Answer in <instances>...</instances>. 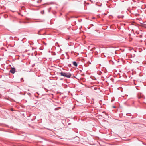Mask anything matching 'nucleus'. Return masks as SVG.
<instances>
[{"label":"nucleus","mask_w":146,"mask_h":146,"mask_svg":"<svg viewBox=\"0 0 146 146\" xmlns=\"http://www.w3.org/2000/svg\"><path fill=\"white\" fill-rule=\"evenodd\" d=\"M59 74L61 76L67 78H70L72 76V74L69 72H61Z\"/></svg>","instance_id":"1"},{"label":"nucleus","mask_w":146,"mask_h":146,"mask_svg":"<svg viewBox=\"0 0 146 146\" xmlns=\"http://www.w3.org/2000/svg\"><path fill=\"white\" fill-rule=\"evenodd\" d=\"M10 72L14 74L15 72V68H12L10 70Z\"/></svg>","instance_id":"2"},{"label":"nucleus","mask_w":146,"mask_h":146,"mask_svg":"<svg viewBox=\"0 0 146 146\" xmlns=\"http://www.w3.org/2000/svg\"><path fill=\"white\" fill-rule=\"evenodd\" d=\"M73 65L76 67H77L78 66L77 63L76 61H74L73 62Z\"/></svg>","instance_id":"3"},{"label":"nucleus","mask_w":146,"mask_h":146,"mask_svg":"<svg viewBox=\"0 0 146 146\" xmlns=\"http://www.w3.org/2000/svg\"><path fill=\"white\" fill-rule=\"evenodd\" d=\"M118 17L119 18H123L124 17V16H123V15L118 16Z\"/></svg>","instance_id":"4"},{"label":"nucleus","mask_w":146,"mask_h":146,"mask_svg":"<svg viewBox=\"0 0 146 146\" xmlns=\"http://www.w3.org/2000/svg\"><path fill=\"white\" fill-rule=\"evenodd\" d=\"M41 13L42 14H43L44 13V10L41 11Z\"/></svg>","instance_id":"5"},{"label":"nucleus","mask_w":146,"mask_h":146,"mask_svg":"<svg viewBox=\"0 0 146 146\" xmlns=\"http://www.w3.org/2000/svg\"><path fill=\"white\" fill-rule=\"evenodd\" d=\"M27 94L30 96H31V94L30 93H27Z\"/></svg>","instance_id":"6"},{"label":"nucleus","mask_w":146,"mask_h":146,"mask_svg":"<svg viewBox=\"0 0 146 146\" xmlns=\"http://www.w3.org/2000/svg\"><path fill=\"white\" fill-rule=\"evenodd\" d=\"M22 80H23V78H21V81Z\"/></svg>","instance_id":"7"},{"label":"nucleus","mask_w":146,"mask_h":146,"mask_svg":"<svg viewBox=\"0 0 146 146\" xmlns=\"http://www.w3.org/2000/svg\"><path fill=\"white\" fill-rule=\"evenodd\" d=\"M57 110V108H55V110Z\"/></svg>","instance_id":"8"},{"label":"nucleus","mask_w":146,"mask_h":146,"mask_svg":"<svg viewBox=\"0 0 146 146\" xmlns=\"http://www.w3.org/2000/svg\"><path fill=\"white\" fill-rule=\"evenodd\" d=\"M113 108H115V106H113Z\"/></svg>","instance_id":"9"},{"label":"nucleus","mask_w":146,"mask_h":146,"mask_svg":"<svg viewBox=\"0 0 146 146\" xmlns=\"http://www.w3.org/2000/svg\"><path fill=\"white\" fill-rule=\"evenodd\" d=\"M138 98H139V99L140 98H141V97H140V96Z\"/></svg>","instance_id":"10"},{"label":"nucleus","mask_w":146,"mask_h":146,"mask_svg":"<svg viewBox=\"0 0 146 146\" xmlns=\"http://www.w3.org/2000/svg\"><path fill=\"white\" fill-rule=\"evenodd\" d=\"M60 80H63V79H62V78H61V79H60Z\"/></svg>","instance_id":"11"},{"label":"nucleus","mask_w":146,"mask_h":146,"mask_svg":"<svg viewBox=\"0 0 146 146\" xmlns=\"http://www.w3.org/2000/svg\"><path fill=\"white\" fill-rule=\"evenodd\" d=\"M1 58H0V61H1Z\"/></svg>","instance_id":"12"},{"label":"nucleus","mask_w":146,"mask_h":146,"mask_svg":"<svg viewBox=\"0 0 146 146\" xmlns=\"http://www.w3.org/2000/svg\"><path fill=\"white\" fill-rule=\"evenodd\" d=\"M49 9H51V7H50V8H49Z\"/></svg>","instance_id":"13"},{"label":"nucleus","mask_w":146,"mask_h":146,"mask_svg":"<svg viewBox=\"0 0 146 146\" xmlns=\"http://www.w3.org/2000/svg\"><path fill=\"white\" fill-rule=\"evenodd\" d=\"M36 97H37V98H38V96H36Z\"/></svg>","instance_id":"14"},{"label":"nucleus","mask_w":146,"mask_h":146,"mask_svg":"<svg viewBox=\"0 0 146 146\" xmlns=\"http://www.w3.org/2000/svg\"><path fill=\"white\" fill-rule=\"evenodd\" d=\"M44 88L45 89H46V88Z\"/></svg>","instance_id":"15"}]
</instances>
